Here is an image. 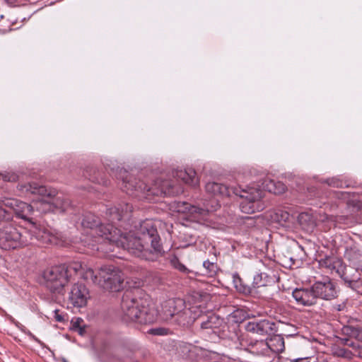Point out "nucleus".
<instances>
[{
    "mask_svg": "<svg viewBox=\"0 0 362 362\" xmlns=\"http://www.w3.org/2000/svg\"><path fill=\"white\" fill-rule=\"evenodd\" d=\"M133 206L129 203H121L117 206L107 209L106 215L111 224H102L100 219L94 214L88 213L83 215L81 226L90 229V233L83 237L82 242L85 246L92 250H99L98 245L108 242L115 243L132 255L149 262L158 261L164 255L165 251L160 243V238L157 229L150 220L139 223L134 230L129 233H121L113 224L117 222L129 221Z\"/></svg>",
    "mask_w": 362,
    "mask_h": 362,
    "instance_id": "f257e3e1",
    "label": "nucleus"
},
{
    "mask_svg": "<svg viewBox=\"0 0 362 362\" xmlns=\"http://www.w3.org/2000/svg\"><path fill=\"white\" fill-rule=\"evenodd\" d=\"M18 190L25 195H37L39 202L35 203L36 209L42 213L64 212L70 206V202L55 189L47 188L35 182L19 184Z\"/></svg>",
    "mask_w": 362,
    "mask_h": 362,
    "instance_id": "f03ea898",
    "label": "nucleus"
},
{
    "mask_svg": "<svg viewBox=\"0 0 362 362\" xmlns=\"http://www.w3.org/2000/svg\"><path fill=\"white\" fill-rule=\"evenodd\" d=\"M205 187L206 192L214 196L230 197L231 194L239 196L243 199L240 205L243 213L252 214L264 208V204L261 202L262 192L259 189L249 187L243 189L237 187H228L215 182H208Z\"/></svg>",
    "mask_w": 362,
    "mask_h": 362,
    "instance_id": "7ed1b4c3",
    "label": "nucleus"
},
{
    "mask_svg": "<svg viewBox=\"0 0 362 362\" xmlns=\"http://www.w3.org/2000/svg\"><path fill=\"white\" fill-rule=\"evenodd\" d=\"M121 312L122 319L126 322L151 324L158 317L155 305L148 297L135 299L129 294L122 297Z\"/></svg>",
    "mask_w": 362,
    "mask_h": 362,
    "instance_id": "20e7f679",
    "label": "nucleus"
},
{
    "mask_svg": "<svg viewBox=\"0 0 362 362\" xmlns=\"http://www.w3.org/2000/svg\"><path fill=\"white\" fill-rule=\"evenodd\" d=\"M81 269L82 264L79 262L49 268L43 273L45 286L53 293L63 295L65 286L72 280L73 273Z\"/></svg>",
    "mask_w": 362,
    "mask_h": 362,
    "instance_id": "39448f33",
    "label": "nucleus"
},
{
    "mask_svg": "<svg viewBox=\"0 0 362 362\" xmlns=\"http://www.w3.org/2000/svg\"><path fill=\"white\" fill-rule=\"evenodd\" d=\"M192 312L185 306L182 299L171 298L162 303L160 317L169 325L185 327L191 325L196 320Z\"/></svg>",
    "mask_w": 362,
    "mask_h": 362,
    "instance_id": "423d86ee",
    "label": "nucleus"
},
{
    "mask_svg": "<svg viewBox=\"0 0 362 362\" xmlns=\"http://www.w3.org/2000/svg\"><path fill=\"white\" fill-rule=\"evenodd\" d=\"M122 175V189L127 194L138 197L140 199H146L148 202H153L154 197L166 194L167 192L162 187H158L157 183L153 186L148 187L133 175L124 171Z\"/></svg>",
    "mask_w": 362,
    "mask_h": 362,
    "instance_id": "0eeeda50",
    "label": "nucleus"
},
{
    "mask_svg": "<svg viewBox=\"0 0 362 362\" xmlns=\"http://www.w3.org/2000/svg\"><path fill=\"white\" fill-rule=\"evenodd\" d=\"M38 200L33 201V204H28L24 202L13 198H1L0 204L8 209H12L16 216L21 218L30 221V216L33 214L34 208L36 209L35 203ZM11 216L7 211L0 206V220H9Z\"/></svg>",
    "mask_w": 362,
    "mask_h": 362,
    "instance_id": "6e6552de",
    "label": "nucleus"
},
{
    "mask_svg": "<svg viewBox=\"0 0 362 362\" xmlns=\"http://www.w3.org/2000/svg\"><path fill=\"white\" fill-rule=\"evenodd\" d=\"M98 284L105 290L119 291L123 287L122 272L112 265H104L98 271Z\"/></svg>",
    "mask_w": 362,
    "mask_h": 362,
    "instance_id": "1a4fd4ad",
    "label": "nucleus"
},
{
    "mask_svg": "<svg viewBox=\"0 0 362 362\" xmlns=\"http://www.w3.org/2000/svg\"><path fill=\"white\" fill-rule=\"evenodd\" d=\"M30 243L27 237L11 223H6L0 230V247L3 250H9L25 246Z\"/></svg>",
    "mask_w": 362,
    "mask_h": 362,
    "instance_id": "9d476101",
    "label": "nucleus"
},
{
    "mask_svg": "<svg viewBox=\"0 0 362 362\" xmlns=\"http://www.w3.org/2000/svg\"><path fill=\"white\" fill-rule=\"evenodd\" d=\"M219 206L218 201L212 199L211 204L204 203L203 207L192 205L185 202H178L175 209L178 213L186 214L189 218L199 219L205 217L208 213L216 211Z\"/></svg>",
    "mask_w": 362,
    "mask_h": 362,
    "instance_id": "9b49d317",
    "label": "nucleus"
},
{
    "mask_svg": "<svg viewBox=\"0 0 362 362\" xmlns=\"http://www.w3.org/2000/svg\"><path fill=\"white\" fill-rule=\"evenodd\" d=\"M313 291L316 296L317 300L320 298L325 300H331L336 298L338 296L336 284L329 279L316 281L313 284Z\"/></svg>",
    "mask_w": 362,
    "mask_h": 362,
    "instance_id": "f8f14e48",
    "label": "nucleus"
},
{
    "mask_svg": "<svg viewBox=\"0 0 362 362\" xmlns=\"http://www.w3.org/2000/svg\"><path fill=\"white\" fill-rule=\"evenodd\" d=\"M197 320L200 324V327L206 333H212L218 335L220 332V328L223 324V320L219 316L213 313L198 316Z\"/></svg>",
    "mask_w": 362,
    "mask_h": 362,
    "instance_id": "ddd939ff",
    "label": "nucleus"
},
{
    "mask_svg": "<svg viewBox=\"0 0 362 362\" xmlns=\"http://www.w3.org/2000/svg\"><path fill=\"white\" fill-rule=\"evenodd\" d=\"M88 298V291L82 284H74L69 292V301L73 306L76 308L85 306Z\"/></svg>",
    "mask_w": 362,
    "mask_h": 362,
    "instance_id": "4468645a",
    "label": "nucleus"
},
{
    "mask_svg": "<svg viewBox=\"0 0 362 362\" xmlns=\"http://www.w3.org/2000/svg\"><path fill=\"white\" fill-rule=\"evenodd\" d=\"M274 328L275 323L267 320L250 321L245 325L247 332L261 336L271 334Z\"/></svg>",
    "mask_w": 362,
    "mask_h": 362,
    "instance_id": "2eb2a0df",
    "label": "nucleus"
},
{
    "mask_svg": "<svg viewBox=\"0 0 362 362\" xmlns=\"http://www.w3.org/2000/svg\"><path fill=\"white\" fill-rule=\"evenodd\" d=\"M292 296L298 305L312 306L317 303L316 296L313 291V286L309 288H296Z\"/></svg>",
    "mask_w": 362,
    "mask_h": 362,
    "instance_id": "dca6fc26",
    "label": "nucleus"
},
{
    "mask_svg": "<svg viewBox=\"0 0 362 362\" xmlns=\"http://www.w3.org/2000/svg\"><path fill=\"white\" fill-rule=\"evenodd\" d=\"M260 345V351L262 352L265 351H272L274 353H281L285 349L284 339L281 335H274L267 341L260 340L258 344Z\"/></svg>",
    "mask_w": 362,
    "mask_h": 362,
    "instance_id": "f3484780",
    "label": "nucleus"
},
{
    "mask_svg": "<svg viewBox=\"0 0 362 362\" xmlns=\"http://www.w3.org/2000/svg\"><path fill=\"white\" fill-rule=\"evenodd\" d=\"M344 257L347 259L351 264L356 266L358 269L362 270V253L355 244L346 246Z\"/></svg>",
    "mask_w": 362,
    "mask_h": 362,
    "instance_id": "a211bd4d",
    "label": "nucleus"
},
{
    "mask_svg": "<svg viewBox=\"0 0 362 362\" xmlns=\"http://www.w3.org/2000/svg\"><path fill=\"white\" fill-rule=\"evenodd\" d=\"M174 176L193 187L199 185V179L196 175L195 170L192 168L177 170L175 173Z\"/></svg>",
    "mask_w": 362,
    "mask_h": 362,
    "instance_id": "6ab92c4d",
    "label": "nucleus"
},
{
    "mask_svg": "<svg viewBox=\"0 0 362 362\" xmlns=\"http://www.w3.org/2000/svg\"><path fill=\"white\" fill-rule=\"evenodd\" d=\"M339 275L344 280L346 285L350 283L351 281L359 279L362 276V270L358 269L356 266H354L353 264L349 267L343 265L342 269H341V272Z\"/></svg>",
    "mask_w": 362,
    "mask_h": 362,
    "instance_id": "aec40b11",
    "label": "nucleus"
},
{
    "mask_svg": "<svg viewBox=\"0 0 362 362\" xmlns=\"http://www.w3.org/2000/svg\"><path fill=\"white\" fill-rule=\"evenodd\" d=\"M321 268H325L331 273L336 272L339 274L344 265L342 261L335 257H327L319 262Z\"/></svg>",
    "mask_w": 362,
    "mask_h": 362,
    "instance_id": "412c9836",
    "label": "nucleus"
},
{
    "mask_svg": "<svg viewBox=\"0 0 362 362\" xmlns=\"http://www.w3.org/2000/svg\"><path fill=\"white\" fill-rule=\"evenodd\" d=\"M262 188L275 194H281L284 193L286 189V185L283 182L269 179H266L263 182Z\"/></svg>",
    "mask_w": 362,
    "mask_h": 362,
    "instance_id": "4be33fe9",
    "label": "nucleus"
},
{
    "mask_svg": "<svg viewBox=\"0 0 362 362\" xmlns=\"http://www.w3.org/2000/svg\"><path fill=\"white\" fill-rule=\"evenodd\" d=\"M35 238L42 244L57 245L58 243L57 237L46 230H39L36 233Z\"/></svg>",
    "mask_w": 362,
    "mask_h": 362,
    "instance_id": "5701e85b",
    "label": "nucleus"
},
{
    "mask_svg": "<svg viewBox=\"0 0 362 362\" xmlns=\"http://www.w3.org/2000/svg\"><path fill=\"white\" fill-rule=\"evenodd\" d=\"M73 275H78L86 281H90L93 283L98 284L99 276H98V275L95 274L94 271L91 268H85L82 266V269L77 273H73Z\"/></svg>",
    "mask_w": 362,
    "mask_h": 362,
    "instance_id": "b1692460",
    "label": "nucleus"
},
{
    "mask_svg": "<svg viewBox=\"0 0 362 362\" xmlns=\"http://www.w3.org/2000/svg\"><path fill=\"white\" fill-rule=\"evenodd\" d=\"M170 262L172 267L182 274L188 275L189 278H192L191 274L196 275L197 274L187 268L182 263L180 262L179 259L175 255H173L170 257Z\"/></svg>",
    "mask_w": 362,
    "mask_h": 362,
    "instance_id": "393cba45",
    "label": "nucleus"
},
{
    "mask_svg": "<svg viewBox=\"0 0 362 362\" xmlns=\"http://www.w3.org/2000/svg\"><path fill=\"white\" fill-rule=\"evenodd\" d=\"M271 218L273 221L279 223L281 225H284L286 222L289 221L290 214L286 211L278 209L271 215Z\"/></svg>",
    "mask_w": 362,
    "mask_h": 362,
    "instance_id": "a878e982",
    "label": "nucleus"
},
{
    "mask_svg": "<svg viewBox=\"0 0 362 362\" xmlns=\"http://www.w3.org/2000/svg\"><path fill=\"white\" fill-rule=\"evenodd\" d=\"M180 349L183 356L191 360H194V357L198 355V351H200L197 347L192 344H183Z\"/></svg>",
    "mask_w": 362,
    "mask_h": 362,
    "instance_id": "bb28decb",
    "label": "nucleus"
},
{
    "mask_svg": "<svg viewBox=\"0 0 362 362\" xmlns=\"http://www.w3.org/2000/svg\"><path fill=\"white\" fill-rule=\"evenodd\" d=\"M269 282V276L265 273H259L254 276L252 285L254 288L267 286Z\"/></svg>",
    "mask_w": 362,
    "mask_h": 362,
    "instance_id": "cd10ccee",
    "label": "nucleus"
},
{
    "mask_svg": "<svg viewBox=\"0 0 362 362\" xmlns=\"http://www.w3.org/2000/svg\"><path fill=\"white\" fill-rule=\"evenodd\" d=\"M203 267L205 269V274L209 276H214L218 271L217 264L209 260H206L203 262Z\"/></svg>",
    "mask_w": 362,
    "mask_h": 362,
    "instance_id": "c85d7f7f",
    "label": "nucleus"
},
{
    "mask_svg": "<svg viewBox=\"0 0 362 362\" xmlns=\"http://www.w3.org/2000/svg\"><path fill=\"white\" fill-rule=\"evenodd\" d=\"M346 286L356 293L362 294V276L359 279L351 281V282L346 284Z\"/></svg>",
    "mask_w": 362,
    "mask_h": 362,
    "instance_id": "c756f323",
    "label": "nucleus"
},
{
    "mask_svg": "<svg viewBox=\"0 0 362 362\" xmlns=\"http://www.w3.org/2000/svg\"><path fill=\"white\" fill-rule=\"evenodd\" d=\"M147 332L152 335L164 336L168 334L169 329L164 327H155L150 329Z\"/></svg>",
    "mask_w": 362,
    "mask_h": 362,
    "instance_id": "7c9ffc66",
    "label": "nucleus"
},
{
    "mask_svg": "<svg viewBox=\"0 0 362 362\" xmlns=\"http://www.w3.org/2000/svg\"><path fill=\"white\" fill-rule=\"evenodd\" d=\"M325 182H326L328 185H329L331 187H337V188L343 187L344 184L343 182V181L340 180L339 179H338L337 177H332V178L327 179L326 180H325Z\"/></svg>",
    "mask_w": 362,
    "mask_h": 362,
    "instance_id": "2f4dec72",
    "label": "nucleus"
},
{
    "mask_svg": "<svg viewBox=\"0 0 362 362\" xmlns=\"http://www.w3.org/2000/svg\"><path fill=\"white\" fill-rule=\"evenodd\" d=\"M18 177V176L14 173L7 172L5 173H0V179L7 182H16L17 181Z\"/></svg>",
    "mask_w": 362,
    "mask_h": 362,
    "instance_id": "473e14b6",
    "label": "nucleus"
},
{
    "mask_svg": "<svg viewBox=\"0 0 362 362\" xmlns=\"http://www.w3.org/2000/svg\"><path fill=\"white\" fill-rule=\"evenodd\" d=\"M259 341H257L255 343L251 344L250 352L252 353L253 354H255L257 356L267 355L269 354V351H265L262 353L260 351L261 350L260 345L258 344L259 343Z\"/></svg>",
    "mask_w": 362,
    "mask_h": 362,
    "instance_id": "72a5a7b5",
    "label": "nucleus"
},
{
    "mask_svg": "<svg viewBox=\"0 0 362 362\" xmlns=\"http://www.w3.org/2000/svg\"><path fill=\"white\" fill-rule=\"evenodd\" d=\"M298 221L303 225L304 222H308L309 225H313L312 216L308 213H301L298 216Z\"/></svg>",
    "mask_w": 362,
    "mask_h": 362,
    "instance_id": "f704fd0d",
    "label": "nucleus"
},
{
    "mask_svg": "<svg viewBox=\"0 0 362 362\" xmlns=\"http://www.w3.org/2000/svg\"><path fill=\"white\" fill-rule=\"evenodd\" d=\"M89 180H90L93 182H97L100 185H106L107 184V180H105L103 177L99 178L98 175H91L89 177Z\"/></svg>",
    "mask_w": 362,
    "mask_h": 362,
    "instance_id": "c9c22d12",
    "label": "nucleus"
},
{
    "mask_svg": "<svg viewBox=\"0 0 362 362\" xmlns=\"http://www.w3.org/2000/svg\"><path fill=\"white\" fill-rule=\"evenodd\" d=\"M83 322V320L81 318H76L71 320V324L73 329L76 330V329L81 327V323Z\"/></svg>",
    "mask_w": 362,
    "mask_h": 362,
    "instance_id": "e433bc0d",
    "label": "nucleus"
},
{
    "mask_svg": "<svg viewBox=\"0 0 362 362\" xmlns=\"http://www.w3.org/2000/svg\"><path fill=\"white\" fill-rule=\"evenodd\" d=\"M54 318L57 322H64V317L62 315L58 313V310H54Z\"/></svg>",
    "mask_w": 362,
    "mask_h": 362,
    "instance_id": "4c0bfd02",
    "label": "nucleus"
},
{
    "mask_svg": "<svg viewBox=\"0 0 362 362\" xmlns=\"http://www.w3.org/2000/svg\"><path fill=\"white\" fill-rule=\"evenodd\" d=\"M346 351H347L346 349H341L337 351V354L339 356H345Z\"/></svg>",
    "mask_w": 362,
    "mask_h": 362,
    "instance_id": "58836bf2",
    "label": "nucleus"
},
{
    "mask_svg": "<svg viewBox=\"0 0 362 362\" xmlns=\"http://www.w3.org/2000/svg\"><path fill=\"white\" fill-rule=\"evenodd\" d=\"M76 331H77L78 333L81 336H83L86 332L85 327L82 326L76 329Z\"/></svg>",
    "mask_w": 362,
    "mask_h": 362,
    "instance_id": "ea45409f",
    "label": "nucleus"
},
{
    "mask_svg": "<svg viewBox=\"0 0 362 362\" xmlns=\"http://www.w3.org/2000/svg\"><path fill=\"white\" fill-rule=\"evenodd\" d=\"M291 362H309L307 358H296Z\"/></svg>",
    "mask_w": 362,
    "mask_h": 362,
    "instance_id": "a19ab883",
    "label": "nucleus"
},
{
    "mask_svg": "<svg viewBox=\"0 0 362 362\" xmlns=\"http://www.w3.org/2000/svg\"><path fill=\"white\" fill-rule=\"evenodd\" d=\"M239 290L243 291V292H244V293H246L247 291H249V288H244L243 290L239 288Z\"/></svg>",
    "mask_w": 362,
    "mask_h": 362,
    "instance_id": "79ce46f5",
    "label": "nucleus"
},
{
    "mask_svg": "<svg viewBox=\"0 0 362 362\" xmlns=\"http://www.w3.org/2000/svg\"><path fill=\"white\" fill-rule=\"evenodd\" d=\"M237 281H241V279H240V278H238L237 279H235V280H234V282L236 284V283H237Z\"/></svg>",
    "mask_w": 362,
    "mask_h": 362,
    "instance_id": "37998d69",
    "label": "nucleus"
},
{
    "mask_svg": "<svg viewBox=\"0 0 362 362\" xmlns=\"http://www.w3.org/2000/svg\"><path fill=\"white\" fill-rule=\"evenodd\" d=\"M63 362H68L66 359H63Z\"/></svg>",
    "mask_w": 362,
    "mask_h": 362,
    "instance_id": "c03bdc74",
    "label": "nucleus"
},
{
    "mask_svg": "<svg viewBox=\"0 0 362 362\" xmlns=\"http://www.w3.org/2000/svg\"><path fill=\"white\" fill-rule=\"evenodd\" d=\"M94 174H98V172H94Z\"/></svg>",
    "mask_w": 362,
    "mask_h": 362,
    "instance_id": "a18cd8bd",
    "label": "nucleus"
},
{
    "mask_svg": "<svg viewBox=\"0 0 362 362\" xmlns=\"http://www.w3.org/2000/svg\"><path fill=\"white\" fill-rule=\"evenodd\" d=\"M94 174H98V172H94Z\"/></svg>",
    "mask_w": 362,
    "mask_h": 362,
    "instance_id": "49530a36",
    "label": "nucleus"
}]
</instances>
